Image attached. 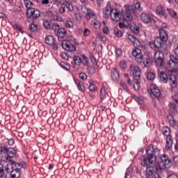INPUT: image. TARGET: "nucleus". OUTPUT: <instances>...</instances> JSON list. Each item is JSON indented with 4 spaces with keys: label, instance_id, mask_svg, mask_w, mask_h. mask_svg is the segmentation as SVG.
Here are the masks:
<instances>
[{
    "label": "nucleus",
    "instance_id": "obj_1",
    "mask_svg": "<svg viewBox=\"0 0 178 178\" xmlns=\"http://www.w3.org/2000/svg\"><path fill=\"white\" fill-rule=\"evenodd\" d=\"M147 156L143 159L140 163L142 166L147 168L146 175L147 177L152 176L155 177V174L158 173V171L156 170V172L154 170V167L151 165H154L156 162V156H155V149H154V145H150L146 149Z\"/></svg>",
    "mask_w": 178,
    "mask_h": 178
},
{
    "label": "nucleus",
    "instance_id": "obj_2",
    "mask_svg": "<svg viewBox=\"0 0 178 178\" xmlns=\"http://www.w3.org/2000/svg\"><path fill=\"white\" fill-rule=\"evenodd\" d=\"M161 161L156 165V170L157 171V173L154 174L155 178H159V175L162 173V171L165 168H170V166H172V161L169 159L168 155L163 154L161 156Z\"/></svg>",
    "mask_w": 178,
    "mask_h": 178
},
{
    "label": "nucleus",
    "instance_id": "obj_3",
    "mask_svg": "<svg viewBox=\"0 0 178 178\" xmlns=\"http://www.w3.org/2000/svg\"><path fill=\"white\" fill-rule=\"evenodd\" d=\"M27 165L26 163L21 162L15 166V168L10 172L11 178H19L20 177V169H26Z\"/></svg>",
    "mask_w": 178,
    "mask_h": 178
},
{
    "label": "nucleus",
    "instance_id": "obj_4",
    "mask_svg": "<svg viewBox=\"0 0 178 178\" xmlns=\"http://www.w3.org/2000/svg\"><path fill=\"white\" fill-rule=\"evenodd\" d=\"M154 62L157 67H163L165 66V60H163V52L161 51H155Z\"/></svg>",
    "mask_w": 178,
    "mask_h": 178
},
{
    "label": "nucleus",
    "instance_id": "obj_5",
    "mask_svg": "<svg viewBox=\"0 0 178 178\" xmlns=\"http://www.w3.org/2000/svg\"><path fill=\"white\" fill-rule=\"evenodd\" d=\"M140 19L142 22L146 24L155 22V19H154V15L151 13H143L140 15Z\"/></svg>",
    "mask_w": 178,
    "mask_h": 178
},
{
    "label": "nucleus",
    "instance_id": "obj_6",
    "mask_svg": "<svg viewBox=\"0 0 178 178\" xmlns=\"http://www.w3.org/2000/svg\"><path fill=\"white\" fill-rule=\"evenodd\" d=\"M62 48L69 52H74L76 51V44L69 42V41L63 40L61 43Z\"/></svg>",
    "mask_w": 178,
    "mask_h": 178
},
{
    "label": "nucleus",
    "instance_id": "obj_7",
    "mask_svg": "<svg viewBox=\"0 0 178 178\" xmlns=\"http://www.w3.org/2000/svg\"><path fill=\"white\" fill-rule=\"evenodd\" d=\"M40 10L35 8L26 10L27 17H32V19H38L40 16Z\"/></svg>",
    "mask_w": 178,
    "mask_h": 178
},
{
    "label": "nucleus",
    "instance_id": "obj_8",
    "mask_svg": "<svg viewBox=\"0 0 178 178\" xmlns=\"http://www.w3.org/2000/svg\"><path fill=\"white\" fill-rule=\"evenodd\" d=\"M132 55L134 56L135 60L138 62V63H141L143 62V53H141V50L138 48H135L132 50Z\"/></svg>",
    "mask_w": 178,
    "mask_h": 178
},
{
    "label": "nucleus",
    "instance_id": "obj_9",
    "mask_svg": "<svg viewBox=\"0 0 178 178\" xmlns=\"http://www.w3.org/2000/svg\"><path fill=\"white\" fill-rule=\"evenodd\" d=\"M162 42H164L163 40L157 37L154 39V42L149 43V46L152 49L156 51V49H159L162 47Z\"/></svg>",
    "mask_w": 178,
    "mask_h": 178
},
{
    "label": "nucleus",
    "instance_id": "obj_10",
    "mask_svg": "<svg viewBox=\"0 0 178 178\" xmlns=\"http://www.w3.org/2000/svg\"><path fill=\"white\" fill-rule=\"evenodd\" d=\"M111 20L113 22H119L122 17V14H120V10L118 9H113L111 14L110 15Z\"/></svg>",
    "mask_w": 178,
    "mask_h": 178
},
{
    "label": "nucleus",
    "instance_id": "obj_11",
    "mask_svg": "<svg viewBox=\"0 0 178 178\" xmlns=\"http://www.w3.org/2000/svg\"><path fill=\"white\" fill-rule=\"evenodd\" d=\"M81 10L83 13H85V15H86V17L88 19H90V17H92L95 20V19H97V14L92 12V10H90V8L85 6V7H82Z\"/></svg>",
    "mask_w": 178,
    "mask_h": 178
},
{
    "label": "nucleus",
    "instance_id": "obj_12",
    "mask_svg": "<svg viewBox=\"0 0 178 178\" xmlns=\"http://www.w3.org/2000/svg\"><path fill=\"white\" fill-rule=\"evenodd\" d=\"M131 69H133V76L134 80H140V77H141V70L138 66L131 65Z\"/></svg>",
    "mask_w": 178,
    "mask_h": 178
},
{
    "label": "nucleus",
    "instance_id": "obj_13",
    "mask_svg": "<svg viewBox=\"0 0 178 178\" xmlns=\"http://www.w3.org/2000/svg\"><path fill=\"white\" fill-rule=\"evenodd\" d=\"M18 164L19 163L15 161L8 162L5 166V172L10 173Z\"/></svg>",
    "mask_w": 178,
    "mask_h": 178
},
{
    "label": "nucleus",
    "instance_id": "obj_14",
    "mask_svg": "<svg viewBox=\"0 0 178 178\" xmlns=\"http://www.w3.org/2000/svg\"><path fill=\"white\" fill-rule=\"evenodd\" d=\"M150 95H153L154 97H159L161 95V90L158 88V86L156 85H151L150 86Z\"/></svg>",
    "mask_w": 178,
    "mask_h": 178
},
{
    "label": "nucleus",
    "instance_id": "obj_15",
    "mask_svg": "<svg viewBox=\"0 0 178 178\" xmlns=\"http://www.w3.org/2000/svg\"><path fill=\"white\" fill-rule=\"evenodd\" d=\"M113 10V9L111 7V3L108 2L107 6L103 10V17H109V15L111 16Z\"/></svg>",
    "mask_w": 178,
    "mask_h": 178
},
{
    "label": "nucleus",
    "instance_id": "obj_16",
    "mask_svg": "<svg viewBox=\"0 0 178 178\" xmlns=\"http://www.w3.org/2000/svg\"><path fill=\"white\" fill-rule=\"evenodd\" d=\"M4 153L7 154L8 158H15V156H16V154H17V152H16V149H15L14 148L6 147V151L4 152Z\"/></svg>",
    "mask_w": 178,
    "mask_h": 178
},
{
    "label": "nucleus",
    "instance_id": "obj_17",
    "mask_svg": "<svg viewBox=\"0 0 178 178\" xmlns=\"http://www.w3.org/2000/svg\"><path fill=\"white\" fill-rule=\"evenodd\" d=\"M158 38H160L163 42L168 41V33L165 30H163V28L159 29V37Z\"/></svg>",
    "mask_w": 178,
    "mask_h": 178
},
{
    "label": "nucleus",
    "instance_id": "obj_18",
    "mask_svg": "<svg viewBox=\"0 0 178 178\" xmlns=\"http://www.w3.org/2000/svg\"><path fill=\"white\" fill-rule=\"evenodd\" d=\"M156 12L157 15H159L161 17H166V13L165 12V9H163V7H162V6H158L156 7Z\"/></svg>",
    "mask_w": 178,
    "mask_h": 178
},
{
    "label": "nucleus",
    "instance_id": "obj_19",
    "mask_svg": "<svg viewBox=\"0 0 178 178\" xmlns=\"http://www.w3.org/2000/svg\"><path fill=\"white\" fill-rule=\"evenodd\" d=\"M169 81L172 88H175L177 86V79H176V76L170 75Z\"/></svg>",
    "mask_w": 178,
    "mask_h": 178
},
{
    "label": "nucleus",
    "instance_id": "obj_20",
    "mask_svg": "<svg viewBox=\"0 0 178 178\" xmlns=\"http://www.w3.org/2000/svg\"><path fill=\"white\" fill-rule=\"evenodd\" d=\"M111 78L114 81L119 79V72L116 68H113L111 70Z\"/></svg>",
    "mask_w": 178,
    "mask_h": 178
},
{
    "label": "nucleus",
    "instance_id": "obj_21",
    "mask_svg": "<svg viewBox=\"0 0 178 178\" xmlns=\"http://www.w3.org/2000/svg\"><path fill=\"white\" fill-rule=\"evenodd\" d=\"M90 61L88 60V57H87L84 54H81V65H83V66H88Z\"/></svg>",
    "mask_w": 178,
    "mask_h": 178
},
{
    "label": "nucleus",
    "instance_id": "obj_22",
    "mask_svg": "<svg viewBox=\"0 0 178 178\" xmlns=\"http://www.w3.org/2000/svg\"><path fill=\"white\" fill-rule=\"evenodd\" d=\"M66 29L63 28H60V29H58V31H57V37H58V38H63L66 37Z\"/></svg>",
    "mask_w": 178,
    "mask_h": 178
},
{
    "label": "nucleus",
    "instance_id": "obj_23",
    "mask_svg": "<svg viewBox=\"0 0 178 178\" xmlns=\"http://www.w3.org/2000/svg\"><path fill=\"white\" fill-rule=\"evenodd\" d=\"M128 40H129V41H131L134 47H138L139 41L138 39L136 38V37L132 35H128Z\"/></svg>",
    "mask_w": 178,
    "mask_h": 178
},
{
    "label": "nucleus",
    "instance_id": "obj_24",
    "mask_svg": "<svg viewBox=\"0 0 178 178\" xmlns=\"http://www.w3.org/2000/svg\"><path fill=\"white\" fill-rule=\"evenodd\" d=\"M160 79L163 83H168V80L169 79L168 74L163 71L160 72Z\"/></svg>",
    "mask_w": 178,
    "mask_h": 178
},
{
    "label": "nucleus",
    "instance_id": "obj_25",
    "mask_svg": "<svg viewBox=\"0 0 178 178\" xmlns=\"http://www.w3.org/2000/svg\"><path fill=\"white\" fill-rule=\"evenodd\" d=\"M74 83L76 84L78 90L79 91H82L83 92L84 91V86H83V82L79 79H74Z\"/></svg>",
    "mask_w": 178,
    "mask_h": 178
},
{
    "label": "nucleus",
    "instance_id": "obj_26",
    "mask_svg": "<svg viewBox=\"0 0 178 178\" xmlns=\"http://www.w3.org/2000/svg\"><path fill=\"white\" fill-rule=\"evenodd\" d=\"M24 5L26 8V10H29V9H33V4L30 0H24Z\"/></svg>",
    "mask_w": 178,
    "mask_h": 178
},
{
    "label": "nucleus",
    "instance_id": "obj_27",
    "mask_svg": "<svg viewBox=\"0 0 178 178\" xmlns=\"http://www.w3.org/2000/svg\"><path fill=\"white\" fill-rule=\"evenodd\" d=\"M172 144H173V141L172 140V136L167 137L165 148H167L168 149H170V148H172Z\"/></svg>",
    "mask_w": 178,
    "mask_h": 178
},
{
    "label": "nucleus",
    "instance_id": "obj_28",
    "mask_svg": "<svg viewBox=\"0 0 178 178\" xmlns=\"http://www.w3.org/2000/svg\"><path fill=\"white\" fill-rule=\"evenodd\" d=\"M73 60L74 62V64L76 65V66H81V54L80 56H74L73 57Z\"/></svg>",
    "mask_w": 178,
    "mask_h": 178
},
{
    "label": "nucleus",
    "instance_id": "obj_29",
    "mask_svg": "<svg viewBox=\"0 0 178 178\" xmlns=\"http://www.w3.org/2000/svg\"><path fill=\"white\" fill-rule=\"evenodd\" d=\"M162 133L163 136H165L166 138H168V137H172L170 136V129H169V127H165L163 128Z\"/></svg>",
    "mask_w": 178,
    "mask_h": 178
},
{
    "label": "nucleus",
    "instance_id": "obj_30",
    "mask_svg": "<svg viewBox=\"0 0 178 178\" xmlns=\"http://www.w3.org/2000/svg\"><path fill=\"white\" fill-rule=\"evenodd\" d=\"M99 95L101 99H105V98H106L108 92H106V90L105 89L104 87L101 88Z\"/></svg>",
    "mask_w": 178,
    "mask_h": 178
},
{
    "label": "nucleus",
    "instance_id": "obj_31",
    "mask_svg": "<svg viewBox=\"0 0 178 178\" xmlns=\"http://www.w3.org/2000/svg\"><path fill=\"white\" fill-rule=\"evenodd\" d=\"M63 4L66 6L70 12H73L74 10V8L73 7V4L67 1H64Z\"/></svg>",
    "mask_w": 178,
    "mask_h": 178
},
{
    "label": "nucleus",
    "instance_id": "obj_32",
    "mask_svg": "<svg viewBox=\"0 0 178 178\" xmlns=\"http://www.w3.org/2000/svg\"><path fill=\"white\" fill-rule=\"evenodd\" d=\"M88 83V90L90 91H95V90H97V87H95V85L94 84V81H92V79H89Z\"/></svg>",
    "mask_w": 178,
    "mask_h": 178
},
{
    "label": "nucleus",
    "instance_id": "obj_33",
    "mask_svg": "<svg viewBox=\"0 0 178 178\" xmlns=\"http://www.w3.org/2000/svg\"><path fill=\"white\" fill-rule=\"evenodd\" d=\"M125 9L126 12L128 13H134L136 12V8L134 7V6H126Z\"/></svg>",
    "mask_w": 178,
    "mask_h": 178
},
{
    "label": "nucleus",
    "instance_id": "obj_34",
    "mask_svg": "<svg viewBox=\"0 0 178 178\" xmlns=\"http://www.w3.org/2000/svg\"><path fill=\"white\" fill-rule=\"evenodd\" d=\"M54 42H55V40L54 39V37L51 35H49L45 38V42L48 45H52V44H54Z\"/></svg>",
    "mask_w": 178,
    "mask_h": 178
},
{
    "label": "nucleus",
    "instance_id": "obj_35",
    "mask_svg": "<svg viewBox=\"0 0 178 178\" xmlns=\"http://www.w3.org/2000/svg\"><path fill=\"white\" fill-rule=\"evenodd\" d=\"M133 13L126 12L123 15V17H124V19H125V20H128L129 22H131V20H133V15H131Z\"/></svg>",
    "mask_w": 178,
    "mask_h": 178
},
{
    "label": "nucleus",
    "instance_id": "obj_36",
    "mask_svg": "<svg viewBox=\"0 0 178 178\" xmlns=\"http://www.w3.org/2000/svg\"><path fill=\"white\" fill-rule=\"evenodd\" d=\"M152 64V62L151 61V58L147 57L143 60V65L145 67H148L149 66H151Z\"/></svg>",
    "mask_w": 178,
    "mask_h": 178
},
{
    "label": "nucleus",
    "instance_id": "obj_37",
    "mask_svg": "<svg viewBox=\"0 0 178 178\" xmlns=\"http://www.w3.org/2000/svg\"><path fill=\"white\" fill-rule=\"evenodd\" d=\"M65 26L66 29H73V27H74V24L72 21L67 20L65 22Z\"/></svg>",
    "mask_w": 178,
    "mask_h": 178
},
{
    "label": "nucleus",
    "instance_id": "obj_38",
    "mask_svg": "<svg viewBox=\"0 0 178 178\" xmlns=\"http://www.w3.org/2000/svg\"><path fill=\"white\" fill-rule=\"evenodd\" d=\"M97 38L102 41V42H105L106 41V37L105 35H103L102 33L97 32L96 33Z\"/></svg>",
    "mask_w": 178,
    "mask_h": 178
},
{
    "label": "nucleus",
    "instance_id": "obj_39",
    "mask_svg": "<svg viewBox=\"0 0 178 178\" xmlns=\"http://www.w3.org/2000/svg\"><path fill=\"white\" fill-rule=\"evenodd\" d=\"M132 97L134 99L136 100L138 104H141V102L144 101V97L143 96H137L134 95Z\"/></svg>",
    "mask_w": 178,
    "mask_h": 178
},
{
    "label": "nucleus",
    "instance_id": "obj_40",
    "mask_svg": "<svg viewBox=\"0 0 178 178\" xmlns=\"http://www.w3.org/2000/svg\"><path fill=\"white\" fill-rule=\"evenodd\" d=\"M131 30L134 34H138L140 33V29H138V27L136 24L131 26Z\"/></svg>",
    "mask_w": 178,
    "mask_h": 178
},
{
    "label": "nucleus",
    "instance_id": "obj_41",
    "mask_svg": "<svg viewBox=\"0 0 178 178\" xmlns=\"http://www.w3.org/2000/svg\"><path fill=\"white\" fill-rule=\"evenodd\" d=\"M169 108H170V111H171V112H172V113H176V112H177L176 104H175L173 103H170Z\"/></svg>",
    "mask_w": 178,
    "mask_h": 178
},
{
    "label": "nucleus",
    "instance_id": "obj_42",
    "mask_svg": "<svg viewBox=\"0 0 178 178\" xmlns=\"http://www.w3.org/2000/svg\"><path fill=\"white\" fill-rule=\"evenodd\" d=\"M167 10L168 11L170 15L172 16V17H174L175 19L178 18L177 13H176V11H175V10L170 9V8H167Z\"/></svg>",
    "mask_w": 178,
    "mask_h": 178
},
{
    "label": "nucleus",
    "instance_id": "obj_43",
    "mask_svg": "<svg viewBox=\"0 0 178 178\" xmlns=\"http://www.w3.org/2000/svg\"><path fill=\"white\" fill-rule=\"evenodd\" d=\"M65 41H68V42L73 44L74 45H75L76 42V38H74V36L73 35L68 36L67 39Z\"/></svg>",
    "mask_w": 178,
    "mask_h": 178
},
{
    "label": "nucleus",
    "instance_id": "obj_44",
    "mask_svg": "<svg viewBox=\"0 0 178 178\" xmlns=\"http://www.w3.org/2000/svg\"><path fill=\"white\" fill-rule=\"evenodd\" d=\"M114 34L116 35V37L120 38L122 35H123V33H122V31L118 28H114Z\"/></svg>",
    "mask_w": 178,
    "mask_h": 178
},
{
    "label": "nucleus",
    "instance_id": "obj_45",
    "mask_svg": "<svg viewBox=\"0 0 178 178\" xmlns=\"http://www.w3.org/2000/svg\"><path fill=\"white\" fill-rule=\"evenodd\" d=\"M133 172V170L131 168H127V171L125 172L124 178H131V172Z\"/></svg>",
    "mask_w": 178,
    "mask_h": 178
},
{
    "label": "nucleus",
    "instance_id": "obj_46",
    "mask_svg": "<svg viewBox=\"0 0 178 178\" xmlns=\"http://www.w3.org/2000/svg\"><path fill=\"white\" fill-rule=\"evenodd\" d=\"M14 29H15V30H17V31H19V33H22V34H23V33H24L23 28H22V26H20L19 25V24H15L14 25Z\"/></svg>",
    "mask_w": 178,
    "mask_h": 178
},
{
    "label": "nucleus",
    "instance_id": "obj_47",
    "mask_svg": "<svg viewBox=\"0 0 178 178\" xmlns=\"http://www.w3.org/2000/svg\"><path fill=\"white\" fill-rule=\"evenodd\" d=\"M133 87L135 90V91H138L140 88V82H138V80H135L133 84Z\"/></svg>",
    "mask_w": 178,
    "mask_h": 178
},
{
    "label": "nucleus",
    "instance_id": "obj_48",
    "mask_svg": "<svg viewBox=\"0 0 178 178\" xmlns=\"http://www.w3.org/2000/svg\"><path fill=\"white\" fill-rule=\"evenodd\" d=\"M147 80H154L155 79V74L154 72H148L147 74Z\"/></svg>",
    "mask_w": 178,
    "mask_h": 178
},
{
    "label": "nucleus",
    "instance_id": "obj_49",
    "mask_svg": "<svg viewBox=\"0 0 178 178\" xmlns=\"http://www.w3.org/2000/svg\"><path fill=\"white\" fill-rule=\"evenodd\" d=\"M38 27L37 24L32 23L29 26V30L32 32L37 31Z\"/></svg>",
    "mask_w": 178,
    "mask_h": 178
},
{
    "label": "nucleus",
    "instance_id": "obj_50",
    "mask_svg": "<svg viewBox=\"0 0 178 178\" xmlns=\"http://www.w3.org/2000/svg\"><path fill=\"white\" fill-rule=\"evenodd\" d=\"M119 66L121 69H126L127 67V63L125 60L120 61Z\"/></svg>",
    "mask_w": 178,
    "mask_h": 178
},
{
    "label": "nucleus",
    "instance_id": "obj_51",
    "mask_svg": "<svg viewBox=\"0 0 178 178\" xmlns=\"http://www.w3.org/2000/svg\"><path fill=\"white\" fill-rule=\"evenodd\" d=\"M170 59L172 63H174L175 65H177L178 59L175 56H173V55L170 56Z\"/></svg>",
    "mask_w": 178,
    "mask_h": 178
},
{
    "label": "nucleus",
    "instance_id": "obj_52",
    "mask_svg": "<svg viewBox=\"0 0 178 178\" xmlns=\"http://www.w3.org/2000/svg\"><path fill=\"white\" fill-rule=\"evenodd\" d=\"M60 26H59V24H54L52 26V30L54 31V33H56V31L58 32V30H60Z\"/></svg>",
    "mask_w": 178,
    "mask_h": 178
},
{
    "label": "nucleus",
    "instance_id": "obj_53",
    "mask_svg": "<svg viewBox=\"0 0 178 178\" xmlns=\"http://www.w3.org/2000/svg\"><path fill=\"white\" fill-rule=\"evenodd\" d=\"M91 24H92V26H93V27L95 29H99V27H101V24H99V22L92 21L91 22Z\"/></svg>",
    "mask_w": 178,
    "mask_h": 178
},
{
    "label": "nucleus",
    "instance_id": "obj_54",
    "mask_svg": "<svg viewBox=\"0 0 178 178\" xmlns=\"http://www.w3.org/2000/svg\"><path fill=\"white\" fill-rule=\"evenodd\" d=\"M43 25L44 26L45 29H51V22L48 20H44L43 22Z\"/></svg>",
    "mask_w": 178,
    "mask_h": 178
},
{
    "label": "nucleus",
    "instance_id": "obj_55",
    "mask_svg": "<svg viewBox=\"0 0 178 178\" xmlns=\"http://www.w3.org/2000/svg\"><path fill=\"white\" fill-rule=\"evenodd\" d=\"M60 65L66 70H69L70 69V66H69V65L66 64L65 62H61Z\"/></svg>",
    "mask_w": 178,
    "mask_h": 178
},
{
    "label": "nucleus",
    "instance_id": "obj_56",
    "mask_svg": "<svg viewBox=\"0 0 178 178\" xmlns=\"http://www.w3.org/2000/svg\"><path fill=\"white\" fill-rule=\"evenodd\" d=\"M121 87L125 91H129V88H127V85L124 81L120 82Z\"/></svg>",
    "mask_w": 178,
    "mask_h": 178
},
{
    "label": "nucleus",
    "instance_id": "obj_57",
    "mask_svg": "<svg viewBox=\"0 0 178 178\" xmlns=\"http://www.w3.org/2000/svg\"><path fill=\"white\" fill-rule=\"evenodd\" d=\"M88 71L90 74H93V73H95V69L92 66H88Z\"/></svg>",
    "mask_w": 178,
    "mask_h": 178
},
{
    "label": "nucleus",
    "instance_id": "obj_58",
    "mask_svg": "<svg viewBox=\"0 0 178 178\" xmlns=\"http://www.w3.org/2000/svg\"><path fill=\"white\" fill-rule=\"evenodd\" d=\"M79 77L81 79V80H87V74L84 72H81L79 74Z\"/></svg>",
    "mask_w": 178,
    "mask_h": 178
},
{
    "label": "nucleus",
    "instance_id": "obj_59",
    "mask_svg": "<svg viewBox=\"0 0 178 178\" xmlns=\"http://www.w3.org/2000/svg\"><path fill=\"white\" fill-rule=\"evenodd\" d=\"M135 9H138V10H143V8H141V3L140 2L137 1L134 6Z\"/></svg>",
    "mask_w": 178,
    "mask_h": 178
},
{
    "label": "nucleus",
    "instance_id": "obj_60",
    "mask_svg": "<svg viewBox=\"0 0 178 178\" xmlns=\"http://www.w3.org/2000/svg\"><path fill=\"white\" fill-rule=\"evenodd\" d=\"M115 54L118 57L122 56V49H115Z\"/></svg>",
    "mask_w": 178,
    "mask_h": 178
},
{
    "label": "nucleus",
    "instance_id": "obj_61",
    "mask_svg": "<svg viewBox=\"0 0 178 178\" xmlns=\"http://www.w3.org/2000/svg\"><path fill=\"white\" fill-rule=\"evenodd\" d=\"M8 177V175H6V173H5V172L3 171H0V178H7Z\"/></svg>",
    "mask_w": 178,
    "mask_h": 178
},
{
    "label": "nucleus",
    "instance_id": "obj_62",
    "mask_svg": "<svg viewBox=\"0 0 178 178\" xmlns=\"http://www.w3.org/2000/svg\"><path fill=\"white\" fill-rule=\"evenodd\" d=\"M103 33L104 34H109V28L104 26L103 28Z\"/></svg>",
    "mask_w": 178,
    "mask_h": 178
},
{
    "label": "nucleus",
    "instance_id": "obj_63",
    "mask_svg": "<svg viewBox=\"0 0 178 178\" xmlns=\"http://www.w3.org/2000/svg\"><path fill=\"white\" fill-rule=\"evenodd\" d=\"M83 35H84V37H87V36L90 35V30H88V29H85L84 32H83Z\"/></svg>",
    "mask_w": 178,
    "mask_h": 178
},
{
    "label": "nucleus",
    "instance_id": "obj_64",
    "mask_svg": "<svg viewBox=\"0 0 178 178\" xmlns=\"http://www.w3.org/2000/svg\"><path fill=\"white\" fill-rule=\"evenodd\" d=\"M173 161H174L175 165H178V156H175Z\"/></svg>",
    "mask_w": 178,
    "mask_h": 178
}]
</instances>
